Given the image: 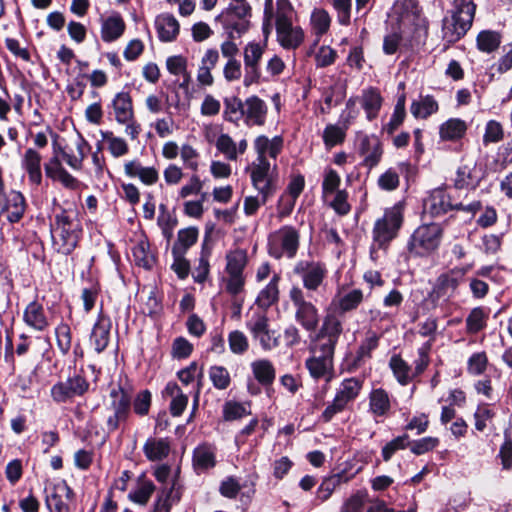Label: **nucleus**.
Listing matches in <instances>:
<instances>
[{
	"label": "nucleus",
	"instance_id": "nucleus-57",
	"mask_svg": "<svg viewBox=\"0 0 512 512\" xmlns=\"http://www.w3.org/2000/svg\"><path fill=\"white\" fill-rule=\"evenodd\" d=\"M316 341V345L313 349L315 354L325 355L330 358L334 357L335 347L338 342L330 338L324 337L320 333H317Z\"/></svg>",
	"mask_w": 512,
	"mask_h": 512
},
{
	"label": "nucleus",
	"instance_id": "nucleus-11",
	"mask_svg": "<svg viewBox=\"0 0 512 512\" xmlns=\"http://www.w3.org/2000/svg\"><path fill=\"white\" fill-rule=\"evenodd\" d=\"M293 273L301 278L307 291H317L326 277L327 269L325 264L319 261L299 260L293 268Z\"/></svg>",
	"mask_w": 512,
	"mask_h": 512
},
{
	"label": "nucleus",
	"instance_id": "nucleus-62",
	"mask_svg": "<svg viewBox=\"0 0 512 512\" xmlns=\"http://www.w3.org/2000/svg\"><path fill=\"white\" fill-rule=\"evenodd\" d=\"M408 435L398 436L388 442L382 449V457L384 461H389L393 454L400 449H404L407 445Z\"/></svg>",
	"mask_w": 512,
	"mask_h": 512
},
{
	"label": "nucleus",
	"instance_id": "nucleus-46",
	"mask_svg": "<svg viewBox=\"0 0 512 512\" xmlns=\"http://www.w3.org/2000/svg\"><path fill=\"white\" fill-rule=\"evenodd\" d=\"M389 366L400 384L406 385L410 381V367L400 356H392Z\"/></svg>",
	"mask_w": 512,
	"mask_h": 512
},
{
	"label": "nucleus",
	"instance_id": "nucleus-10",
	"mask_svg": "<svg viewBox=\"0 0 512 512\" xmlns=\"http://www.w3.org/2000/svg\"><path fill=\"white\" fill-rule=\"evenodd\" d=\"M250 17L251 6L249 3H230L220 14L223 25L229 31L231 38H234V32L240 36L248 30Z\"/></svg>",
	"mask_w": 512,
	"mask_h": 512
},
{
	"label": "nucleus",
	"instance_id": "nucleus-49",
	"mask_svg": "<svg viewBox=\"0 0 512 512\" xmlns=\"http://www.w3.org/2000/svg\"><path fill=\"white\" fill-rule=\"evenodd\" d=\"M504 138V129L500 122L496 120H489L485 126L483 135V144L489 145L490 143H498Z\"/></svg>",
	"mask_w": 512,
	"mask_h": 512
},
{
	"label": "nucleus",
	"instance_id": "nucleus-47",
	"mask_svg": "<svg viewBox=\"0 0 512 512\" xmlns=\"http://www.w3.org/2000/svg\"><path fill=\"white\" fill-rule=\"evenodd\" d=\"M348 478L344 474H334L329 478H326L318 488V497L325 501L327 500L333 491L344 482H347Z\"/></svg>",
	"mask_w": 512,
	"mask_h": 512
},
{
	"label": "nucleus",
	"instance_id": "nucleus-15",
	"mask_svg": "<svg viewBox=\"0 0 512 512\" xmlns=\"http://www.w3.org/2000/svg\"><path fill=\"white\" fill-rule=\"evenodd\" d=\"M277 40L285 49H296L304 40V32L300 26L291 21L275 23Z\"/></svg>",
	"mask_w": 512,
	"mask_h": 512
},
{
	"label": "nucleus",
	"instance_id": "nucleus-14",
	"mask_svg": "<svg viewBox=\"0 0 512 512\" xmlns=\"http://www.w3.org/2000/svg\"><path fill=\"white\" fill-rule=\"evenodd\" d=\"M452 209L465 210L461 203L453 204L444 189H435L424 200V210L432 216H439Z\"/></svg>",
	"mask_w": 512,
	"mask_h": 512
},
{
	"label": "nucleus",
	"instance_id": "nucleus-29",
	"mask_svg": "<svg viewBox=\"0 0 512 512\" xmlns=\"http://www.w3.org/2000/svg\"><path fill=\"white\" fill-rule=\"evenodd\" d=\"M253 376L263 386L271 385L276 376L275 368L267 359L255 360L251 363Z\"/></svg>",
	"mask_w": 512,
	"mask_h": 512
},
{
	"label": "nucleus",
	"instance_id": "nucleus-63",
	"mask_svg": "<svg viewBox=\"0 0 512 512\" xmlns=\"http://www.w3.org/2000/svg\"><path fill=\"white\" fill-rule=\"evenodd\" d=\"M487 356L484 352L473 354L468 360V371L473 375L482 374L487 367Z\"/></svg>",
	"mask_w": 512,
	"mask_h": 512
},
{
	"label": "nucleus",
	"instance_id": "nucleus-27",
	"mask_svg": "<svg viewBox=\"0 0 512 512\" xmlns=\"http://www.w3.org/2000/svg\"><path fill=\"white\" fill-rule=\"evenodd\" d=\"M244 112L247 121L255 125H262L267 112L266 104L257 96H251L244 102Z\"/></svg>",
	"mask_w": 512,
	"mask_h": 512
},
{
	"label": "nucleus",
	"instance_id": "nucleus-40",
	"mask_svg": "<svg viewBox=\"0 0 512 512\" xmlns=\"http://www.w3.org/2000/svg\"><path fill=\"white\" fill-rule=\"evenodd\" d=\"M101 136L107 142L108 150L113 157L119 158L128 153L129 147L123 138L114 136L111 131H101Z\"/></svg>",
	"mask_w": 512,
	"mask_h": 512
},
{
	"label": "nucleus",
	"instance_id": "nucleus-38",
	"mask_svg": "<svg viewBox=\"0 0 512 512\" xmlns=\"http://www.w3.org/2000/svg\"><path fill=\"white\" fill-rule=\"evenodd\" d=\"M363 301V292L360 289H353L346 294L333 300L341 313H346L356 309Z\"/></svg>",
	"mask_w": 512,
	"mask_h": 512
},
{
	"label": "nucleus",
	"instance_id": "nucleus-28",
	"mask_svg": "<svg viewBox=\"0 0 512 512\" xmlns=\"http://www.w3.org/2000/svg\"><path fill=\"white\" fill-rule=\"evenodd\" d=\"M41 155L34 149L28 148L23 157V167L28 173L30 182L39 185L42 181Z\"/></svg>",
	"mask_w": 512,
	"mask_h": 512
},
{
	"label": "nucleus",
	"instance_id": "nucleus-44",
	"mask_svg": "<svg viewBox=\"0 0 512 512\" xmlns=\"http://www.w3.org/2000/svg\"><path fill=\"white\" fill-rule=\"evenodd\" d=\"M209 379L213 386L218 390H225L230 386V373L224 366H211L208 372Z\"/></svg>",
	"mask_w": 512,
	"mask_h": 512
},
{
	"label": "nucleus",
	"instance_id": "nucleus-22",
	"mask_svg": "<svg viewBox=\"0 0 512 512\" xmlns=\"http://www.w3.org/2000/svg\"><path fill=\"white\" fill-rule=\"evenodd\" d=\"M155 26L158 37L163 42H171L179 34V23L177 19L170 14H162L156 18Z\"/></svg>",
	"mask_w": 512,
	"mask_h": 512
},
{
	"label": "nucleus",
	"instance_id": "nucleus-32",
	"mask_svg": "<svg viewBox=\"0 0 512 512\" xmlns=\"http://www.w3.org/2000/svg\"><path fill=\"white\" fill-rule=\"evenodd\" d=\"M280 277L279 275L275 274L270 282L263 288L260 293L258 294V297L256 299V304L263 308L267 309L273 304H275L279 299V289H278V283H279Z\"/></svg>",
	"mask_w": 512,
	"mask_h": 512
},
{
	"label": "nucleus",
	"instance_id": "nucleus-58",
	"mask_svg": "<svg viewBox=\"0 0 512 512\" xmlns=\"http://www.w3.org/2000/svg\"><path fill=\"white\" fill-rule=\"evenodd\" d=\"M439 444L436 437H424L410 443V450L415 455H422L433 450Z\"/></svg>",
	"mask_w": 512,
	"mask_h": 512
},
{
	"label": "nucleus",
	"instance_id": "nucleus-51",
	"mask_svg": "<svg viewBox=\"0 0 512 512\" xmlns=\"http://www.w3.org/2000/svg\"><path fill=\"white\" fill-rule=\"evenodd\" d=\"M225 291L233 297H238L245 287V277L243 274H227L223 278Z\"/></svg>",
	"mask_w": 512,
	"mask_h": 512
},
{
	"label": "nucleus",
	"instance_id": "nucleus-26",
	"mask_svg": "<svg viewBox=\"0 0 512 512\" xmlns=\"http://www.w3.org/2000/svg\"><path fill=\"white\" fill-rule=\"evenodd\" d=\"M112 107L118 123H127L134 118L132 100L128 93L116 94L112 101Z\"/></svg>",
	"mask_w": 512,
	"mask_h": 512
},
{
	"label": "nucleus",
	"instance_id": "nucleus-64",
	"mask_svg": "<svg viewBox=\"0 0 512 512\" xmlns=\"http://www.w3.org/2000/svg\"><path fill=\"white\" fill-rule=\"evenodd\" d=\"M247 327L253 337L256 338L268 329V319L265 314L257 313L247 323Z\"/></svg>",
	"mask_w": 512,
	"mask_h": 512
},
{
	"label": "nucleus",
	"instance_id": "nucleus-52",
	"mask_svg": "<svg viewBox=\"0 0 512 512\" xmlns=\"http://www.w3.org/2000/svg\"><path fill=\"white\" fill-rule=\"evenodd\" d=\"M209 256L210 252L203 248L198 259V264L192 273L195 282L203 283L206 281L210 271Z\"/></svg>",
	"mask_w": 512,
	"mask_h": 512
},
{
	"label": "nucleus",
	"instance_id": "nucleus-43",
	"mask_svg": "<svg viewBox=\"0 0 512 512\" xmlns=\"http://www.w3.org/2000/svg\"><path fill=\"white\" fill-rule=\"evenodd\" d=\"M198 239V229L195 227H188L178 231L177 241L172 248H178L181 253L185 254L187 250L192 247Z\"/></svg>",
	"mask_w": 512,
	"mask_h": 512
},
{
	"label": "nucleus",
	"instance_id": "nucleus-6",
	"mask_svg": "<svg viewBox=\"0 0 512 512\" xmlns=\"http://www.w3.org/2000/svg\"><path fill=\"white\" fill-rule=\"evenodd\" d=\"M289 298L295 308V320L306 331L314 332L320 321L317 307L308 301L302 288L293 286L289 291Z\"/></svg>",
	"mask_w": 512,
	"mask_h": 512
},
{
	"label": "nucleus",
	"instance_id": "nucleus-18",
	"mask_svg": "<svg viewBox=\"0 0 512 512\" xmlns=\"http://www.w3.org/2000/svg\"><path fill=\"white\" fill-rule=\"evenodd\" d=\"M23 320L26 325L35 331H44L49 325V318L47 317L44 307L37 301L29 303L23 314Z\"/></svg>",
	"mask_w": 512,
	"mask_h": 512
},
{
	"label": "nucleus",
	"instance_id": "nucleus-37",
	"mask_svg": "<svg viewBox=\"0 0 512 512\" xmlns=\"http://www.w3.org/2000/svg\"><path fill=\"white\" fill-rule=\"evenodd\" d=\"M226 274H243L247 265V252L242 249H236L226 255Z\"/></svg>",
	"mask_w": 512,
	"mask_h": 512
},
{
	"label": "nucleus",
	"instance_id": "nucleus-19",
	"mask_svg": "<svg viewBox=\"0 0 512 512\" xmlns=\"http://www.w3.org/2000/svg\"><path fill=\"white\" fill-rule=\"evenodd\" d=\"M110 329V319L104 315H100L92 329L90 337L91 345L97 353L103 352L107 347L110 338Z\"/></svg>",
	"mask_w": 512,
	"mask_h": 512
},
{
	"label": "nucleus",
	"instance_id": "nucleus-3",
	"mask_svg": "<svg viewBox=\"0 0 512 512\" xmlns=\"http://www.w3.org/2000/svg\"><path fill=\"white\" fill-rule=\"evenodd\" d=\"M476 5L471 0H453L451 18L443 20V39L447 43L460 40L471 28Z\"/></svg>",
	"mask_w": 512,
	"mask_h": 512
},
{
	"label": "nucleus",
	"instance_id": "nucleus-1",
	"mask_svg": "<svg viewBox=\"0 0 512 512\" xmlns=\"http://www.w3.org/2000/svg\"><path fill=\"white\" fill-rule=\"evenodd\" d=\"M283 147V139L275 136L272 139L264 135L258 136L254 141V149L257 158L247 167L250 171V177L253 187L263 196V203L276 191L275 179L271 174V164L267 159V155L275 159L281 152Z\"/></svg>",
	"mask_w": 512,
	"mask_h": 512
},
{
	"label": "nucleus",
	"instance_id": "nucleus-55",
	"mask_svg": "<svg viewBox=\"0 0 512 512\" xmlns=\"http://www.w3.org/2000/svg\"><path fill=\"white\" fill-rule=\"evenodd\" d=\"M229 348L232 353L237 355L244 354L249 347L248 339L241 331L235 330L228 336Z\"/></svg>",
	"mask_w": 512,
	"mask_h": 512
},
{
	"label": "nucleus",
	"instance_id": "nucleus-20",
	"mask_svg": "<svg viewBox=\"0 0 512 512\" xmlns=\"http://www.w3.org/2000/svg\"><path fill=\"white\" fill-rule=\"evenodd\" d=\"M125 22L118 13L102 20L101 38L104 42H112L120 38L125 31Z\"/></svg>",
	"mask_w": 512,
	"mask_h": 512
},
{
	"label": "nucleus",
	"instance_id": "nucleus-36",
	"mask_svg": "<svg viewBox=\"0 0 512 512\" xmlns=\"http://www.w3.org/2000/svg\"><path fill=\"white\" fill-rule=\"evenodd\" d=\"M475 167V162L468 161L458 168L455 178L457 188L474 187L478 183V179L474 174Z\"/></svg>",
	"mask_w": 512,
	"mask_h": 512
},
{
	"label": "nucleus",
	"instance_id": "nucleus-39",
	"mask_svg": "<svg viewBox=\"0 0 512 512\" xmlns=\"http://www.w3.org/2000/svg\"><path fill=\"white\" fill-rule=\"evenodd\" d=\"M390 409L388 394L383 389L373 390L370 394V410L376 416H384Z\"/></svg>",
	"mask_w": 512,
	"mask_h": 512
},
{
	"label": "nucleus",
	"instance_id": "nucleus-54",
	"mask_svg": "<svg viewBox=\"0 0 512 512\" xmlns=\"http://www.w3.org/2000/svg\"><path fill=\"white\" fill-rule=\"evenodd\" d=\"M341 184V178L334 169H327L324 174L322 183V193L324 197L332 195L339 190Z\"/></svg>",
	"mask_w": 512,
	"mask_h": 512
},
{
	"label": "nucleus",
	"instance_id": "nucleus-59",
	"mask_svg": "<svg viewBox=\"0 0 512 512\" xmlns=\"http://www.w3.org/2000/svg\"><path fill=\"white\" fill-rule=\"evenodd\" d=\"M172 255L174 258V262L172 264L173 271L179 276V278H186L189 274L190 265L184 258L185 254L181 253L178 248H172Z\"/></svg>",
	"mask_w": 512,
	"mask_h": 512
},
{
	"label": "nucleus",
	"instance_id": "nucleus-24",
	"mask_svg": "<svg viewBox=\"0 0 512 512\" xmlns=\"http://www.w3.org/2000/svg\"><path fill=\"white\" fill-rule=\"evenodd\" d=\"M216 465L215 450L212 446L203 444L194 449L193 467L197 473L213 468Z\"/></svg>",
	"mask_w": 512,
	"mask_h": 512
},
{
	"label": "nucleus",
	"instance_id": "nucleus-13",
	"mask_svg": "<svg viewBox=\"0 0 512 512\" xmlns=\"http://www.w3.org/2000/svg\"><path fill=\"white\" fill-rule=\"evenodd\" d=\"M263 53L264 46L259 43L250 42L244 47V86L248 87L259 81L261 76L259 62Z\"/></svg>",
	"mask_w": 512,
	"mask_h": 512
},
{
	"label": "nucleus",
	"instance_id": "nucleus-42",
	"mask_svg": "<svg viewBox=\"0 0 512 512\" xmlns=\"http://www.w3.org/2000/svg\"><path fill=\"white\" fill-rule=\"evenodd\" d=\"M459 285L457 277L452 274H443L437 279L435 291L438 297L450 298Z\"/></svg>",
	"mask_w": 512,
	"mask_h": 512
},
{
	"label": "nucleus",
	"instance_id": "nucleus-35",
	"mask_svg": "<svg viewBox=\"0 0 512 512\" xmlns=\"http://www.w3.org/2000/svg\"><path fill=\"white\" fill-rule=\"evenodd\" d=\"M395 9L400 16V24H414L420 14L418 0H398Z\"/></svg>",
	"mask_w": 512,
	"mask_h": 512
},
{
	"label": "nucleus",
	"instance_id": "nucleus-2",
	"mask_svg": "<svg viewBox=\"0 0 512 512\" xmlns=\"http://www.w3.org/2000/svg\"><path fill=\"white\" fill-rule=\"evenodd\" d=\"M81 233L79 221L73 212L61 210L51 224L53 246L58 253L69 255L77 246Z\"/></svg>",
	"mask_w": 512,
	"mask_h": 512
},
{
	"label": "nucleus",
	"instance_id": "nucleus-12",
	"mask_svg": "<svg viewBox=\"0 0 512 512\" xmlns=\"http://www.w3.org/2000/svg\"><path fill=\"white\" fill-rule=\"evenodd\" d=\"M89 382L85 377L76 374L66 381H60L51 388V397L57 403H66L74 397L83 396L89 389Z\"/></svg>",
	"mask_w": 512,
	"mask_h": 512
},
{
	"label": "nucleus",
	"instance_id": "nucleus-61",
	"mask_svg": "<svg viewBox=\"0 0 512 512\" xmlns=\"http://www.w3.org/2000/svg\"><path fill=\"white\" fill-rule=\"evenodd\" d=\"M57 344L63 354H67L71 348L72 337L68 325L61 324L56 328Z\"/></svg>",
	"mask_w": 512,
	"mask_h": 512
},
{
	"label": "nucleus",
	"instance_id": "nucleus-53",
	"mask_svg": "<svg viewBox=\"0 0 512 512\" xmlns=\"http://www.w3.org/2000/svg\"><path fill=\"white\" fill-rule=\"evenodd\" d=\"M248 414L250 411L242 403L227 401L223 406V417L226 421L237 420Z\"/></svg>",
	"mask_w": 512,
	"mask_h": 512
},
{
	"label": "nucleus",
	"instance_id": "nucleus-21",
	"mask_svg": "<svg viewBox=\"0 0 512 512\" xmlns=\"http://www.w3.org/2000/svg\"><path fill=\"white\" fill-rule=\"evenodd\" d=\"M369 121L375 119L382 107L383 98L377 88L369 87L362 91L359 98Z\"/></svg>",
	"mask_w": 512,
	"mask_h": 512
},
{
	"label": "nucleus",
	"instance_id": "nucleus-48",
	"mask_svg": "<svg viewBox=\"0 0 512 512\" xmlns=\"http://www.w3.org/2000/svg\"><path fill=\"white\" fill-rule=\"evenodd\" d=\"M225 104V117L230 122L239 121L244 115V103L237 97L226 98Z\"/></svg>",
	"mask_w": 512,
	"mask_h": 512
},
{
	"label": "nucleus",
	"instance_id": "nucleus-60",
	"mask_svg": "<svg viewBox=\"0 0 512 512\" xmlns=\"http://www.w3.org/2000/svg\"><path fill=\"white\" fill-rule=\"evenodd\" d=\"M366 496L367 493L365 491H357L344 502L341 512H362Z\"/></svg>",
	"mask_w": 512,
	"mask_h": 512
},
{
	"label": "nucleus",
	"instance_id": "nucleus-56",
	"mask_svg": "<svg viewBox=\"0 0 512 512\" xmlns=\"http://www.w3.org/2000/svg\"><path fill=\"white\" fill-rule=\"evenodd\" d=\"M330 22V16L325 10L319 9L312 13L311 23L317 35L325 34L330 27Z\"/></svg>",
	"mask_w": 512,
	"mask_h": 512
},
{
	"label": "nucleus",
	"instance_id": "nucleus-31",
	"mask_svg": "<svg viewBox=\"0 0 512 512\" xmlns=\"http://www.w3.org/2000/svg\"><path fill=\"white\" fill-rule=\"evenodd\" d=\"M466 130L467 125L463 120L451 118L440 126L439 134L442 140L456 141L464 136Z\"/></svg>",
	"mask_w": 512,
	"mask_h": 512
},
{
	"label": "nucleus",
	"instance_id": "nucleus-8",
	"mask_svg": "<svg viewBox=\"0 0 512 512\" xmlns=\"http://www.w3.org/2000/svg\"><path fill=\"white\" fill-rule=\"evenodd\" d=\"M131 398L123 389H112L110 403L106 406V425L109 432L115 431L129 415Z\"/></svg>",
	"mask_w": 512,
	"mask_h": 512
},
{
	"label": "nucleus",
	"instance_id": "nucleus-16",
	"mask_svg": "<svg viewBox=\"0 0 512 512\" xmlns=\"http://www.w3.org/2000/svg\"><path fill=\"white\" fill-rule=\"evenodd\" d=\"M359 153L363 158V164L371 169L380 162L383 154L382 144L375 136H364L359 142Z\"/></svg>",
	"mask_w": 512,
	"mask_h": 512
},
{
	"label": "nucleus",
	"instance_id": "nucleus-30",
	"mask_svg": "<svg viewBox=\"0 0 512 512\" xmlns=\"http://www.w3.org/2000/svg\"><path fill=\"white\" fill-rule=\"evenodd\" d=\"M343 332V325L340 316L334 312H328L322 322L318 333L338 342Z\"/></svg>",
	"mask_w": 512,
	"mask_h": 512
},
{
	"label": "nucleus",
	"instance_id": "nucleus-9",
	"mask_svg": "<svg viewBox=\"0 0 512 512\" xmlns=\"http://www.w3.org/2000/svg\"><path fill=\"white\" fill-rule=\"evenodd\" d=\"M362 389V381L358 378H348L340 384L333 402L322 413L325 422L345 409L349 402L355 400Z\"/></svg>",
	"mask_w": 512,
	"mask_h": 512
},
{
	"label": "nucleus",
	"instance_id": "nucleus-7",
	"mask_svg": "<svg viewBox=\"0 0 512 512\" xmlns=\"http://www.w3.org/2000/svg\"><path fill=\"white\" fill-rule=\"evenodd\" d=\"M403 221L402 210L399 206L387 209L381 219L375 222L373 239L379 247H384L394 239Z\"/></svg>",
	"mask_w": 512,
	"mask_h": 512
},
{
	"label": "nucleus",
	"instance_id": "nucleus-45",
	"mask_svg": "<svg viewBox=\"0 0 512 512\" xmlns=\"http://www.w3.org/2000/svg\"><path fill=\"white\" fill-rule=\"evenodd\" d=\"M345 135V128L334 124L327 125L322 136L325 147L331 149L332 147L341 144L345 139Z\"/></svg>",
	"mask_w": 512,
	"mask_h": 512
},
{
	"label": "nucleus",
	"instance_id": "nucleus-5",
	"mask_svg": "<svg viewBox=\"0 0 512 512\" xmlns=\"http://www.w3.org/2000/svg\"><path fill=\"white\" fill-rule=\"evenodd\" d=\"M300 245L299 231L290 225H285L274 231L268 238L269 255L275 259H293Z\"/></svg>",
	"mask_w": 512,
	"mask_h": 512
},
{
	"label": "nucleus",
	"instance_id": "nucleus-23",
	"mask_svg": "<svg viewBox=\"0 0 512 512\" xmlns=\"http://www.w3.org/2000/svg\"><path fill=\"white\" fill-rule=\"evenodd\" d=\"M306 367L310 375L315 378H330L333 369V358L321 354H315L306 360Z\"/></svg>",
	"mask_w": 512,
	"mask_h": 512
},
{
	"label": "nucleus",
	"instance_id": "nucleus-33",
	"mask_svg": "<svg viewBox=\"0 0 512 512\" xmlns=\"http://www.w3.org/2000/svg\"><path fill=\"white\" fill-rule=\"evenodd\" d=\"M410 110L415 118L425 119L438 111V103L430 95L421 96L412 102Z\"/></svg>",
	"mask_w": 512,
	"mask_h": 512
},
{
	"label": "nucleus",
	"instance_id": "nucleus-25",
	"mask_svg": "<svg viewBox=\"0 0 512 512\" xmlns=\"http://www.w3.org/2000/svg\"><path fill=\"white\" fill-rule=\"evenodd\" d=\"M143 452L150 461H161L170 453V443L165 438L150 437L143 446Z\"/></svg>",
	"mask_w": 512,
	"mask_h": 512
},
{
	"label": "nucleus",
	"instance_id": "nucleus-34",
	"mask_svg": "<svg viewBox=\"0 0 512 512\" xmlns=\"http://www.w3.org/2000/svg\"><path fill=\"white\" fill-rule=\"evenodd\" d=\"M489 311L483 307L473 308L466 318V330L469 334H476L487 325Z\"/></svg>",
	"mask_w": 512,
	"mask_h": 512
},
{
	"label": "nucleus",
	"instance_id": "nucleus-17",
	"mask_svg": "<svg viewBox=\"0 0 512 512\" xmlns=\"http://www.w3.org/2000/svg\"><path fill=\"white\" fill-rule=\"evenodd\" d=\"M124 172L130 178H138L145 185H154L159 179V173L155 167H146L137 159L127 161L124 164Z\"/></svg>",
	"mask_w": 512,
	"mask_h": 512
},
{
	"label": "nucleus",
	"instance_id": "nucleus-4",
	"mask_svg": "<svg viewBox=\"0 0 512 512\" xmlns=\"http://www.w3.org/2000/svg\"><path fill=\"white\" fill-rule=\"evenodd\" d=\"M442 228L439 224L419 226L411 235L407 250L412 257H425L435 252L441 242Z\"/></svg>",
	"mask_w": 512,
	"mask_h": 512
},
{
	"label": "nucleus",
	"instance_id": "nucleus-50",
	"mask_svg": "<svg viewBox=\"0 0 512 512\" xmlns=\"http://www.w3.org/2000/svg\"><path fill=\"white\" fill-rule=\"evenodd\" d=\"M216 148L226 159L234 161L237 159V144L228 134H221L216 140Z\"/></svg>",
	"mask_w": 512,
	"mask_h": 512
},
{
	"label": "nucleus",
	"instance_id": "nucleus-41",
	"mask_svg": "<svg viewBox=\"0 0 512 512\" xmlns=\"http://www.w3.org/2000/svg\"><path fill=\"white\" fill-rule=\"evenodd\" d=\"M500 43L501 37L495 31L484 30L477 36V47L482 52L491 53L500 46Z\"/></svg>",
	"mask_w": 512,
	"mask_h": 512
}]
</instances>
